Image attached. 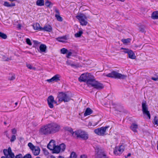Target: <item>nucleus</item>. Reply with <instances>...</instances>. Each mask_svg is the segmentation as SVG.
<instances>
[{"instance_id": "61", "label": "nucleus", "mask_w": 158, "mask_h": 158, "mask_svg": "<svg viewBox=\"0 0 158 158\" xmlns=\"http://www.w3.org/2000/svg\"><path fill=\"white\" fill-rule=\"evenodd\" d=\"M18 26H19V27L20 28L21 26V25L20 24H19Z\"/></svg>"}, {"instance_id": "12", "label": "nucleus", "mask_w": 158, "mask_h": 158, "mask_svg": "<svg viewBox=\"0 0 158 158\" xmlns=\"http://www.w3.org/2000/svg\"><path fill=\"white\" fill-rule=\"evenodd\" d=\"M49 107L51 108H52L54 107L53 104H56L57 105V102L55 101L54 98L52 96H49L47 99Z\"/></svg>"}, {"instance_id": "59", "label": "nucleus", "mask_w": 158, "mask_h": 158, "mask_svg": "<svg viewBox=\"0 0 158 158\" xmlns=\"http://www.w3.org/2000/svg\"><path fill=\"white\" fill-rule=\"evenodd\" d=\"M45 152V154H46V155H47L48 154V152Z\"/></svg>"}, {"instance_id": "35", "label": "nucleus", "mask_w": 158, "mask_h": 158, "mask_svg": "<svg viewBox=\"0 0 158 158\" xmlns=\"http://www.w3.org/2000/svg\"><path fill=\"white\" fill-rule=\"evenodd\" d=\"M59 146L60 151H64L65 149V145L64 143H62Z\"/></svg>"}, {"instance_id": "52", "label": "nucleus", "mask_w": 158, "mask_h": 158, "mask_svg": "<svg viewBox=\"0 0 158 158\" xmlns=\"http://www.w3.org/2000/svg\"><path fill=\"white\" fill-rule=\"evenodd\" d=\"M139 30L140 31H141L142 32H144L145 31L144 29L143 28L140 27L139 28Z\"/></svg>"}, {"instance_id": "33", "label": "nucleus", "mask_w": 158, "mask_h": 158, "mask_svg": "<svg viewBox=\"0 0 158 158\" xmlns=\"http://www.w3.org/2000/svg\"><path fill=\"white\" fill-rule=\"evenodd\" d=\"M45 5L47 7H50L52 6L53 4L48 0H46L45 2Z\"/></svg>"}, {"instance_id": "43", "label": "nucleus", "mask_w": 158, "mask_h": 158, "mask_svg": "<svg viewBox=\"0 0 158 158\" xmlns=\"http://www.w3.org/2000/svg\"><path fill=\"white\" fill-rule=\"evenodd\" d=\"M26 42L29 45H32V43L30 41V40L29 38H27L26 40Z\"/></svg>"}, {"instance_id": "17", "label": "nucleus", "mask_w": 158, "mask_h": 158, "mask_svg": "<svg viewBox=\"0 0 158 158\" xmlns=\"http://www.w3.org/2000/svg\"><path fill=\"white\" fill-rule=\"evenodd\" d=\"M56 40L60 42H65L67 39L66 36H63L59 37L56 38Z\"/></svg>"}, {"instance_id": "41", "label": "nucleus", "mask_w": 158, "mask_h": 158, "mask_svg": "<svg viewBox=\"0 0 158 158\" xmlns=\"http://www.w3.org/2000/svg\"><path fill=\"white\" fill-rule=\"evenodd\" d=\"M27 67L29 69L35 70L36 68L34 67H33L31 65L29 64H27Z\"/></svg>"}, {"instance_id": "53", "label": "nucleus", "mask_w": 158, "mask_h": 158, "mask_svg": "<svg viewBox=\"0 0 158 158\" xmlns=\"http://www.w3.org/2000/svg\"><path fill=\"white\" fill-rule=\"evenodd\" d=\"M12 132L13 134H15L16 132V130L14 128L12 130Z\"/></svg>"}, {"instance_id": "27", "label": "nucleus", "mask_w": 158, "mask_h": 158, "mask_svg": "<svg viewBox=\"0 0 158 158\" xmlns=\"http://www.w3.org/2000/svg\"><path fill=\"white\" fill-rule=\"evenodd\" d=\"M152 18L153 19H158V12H153L152 15Z\"/></svg>"}, {"instance_id": "48", "label": "nucleus", "mask_w": 158, "mask_h": 158, "mask_svg": "<svg viewBox=\"0 0 158 158\" xmlns=\"http://www.w3.org/2000/svg\"><path fill=\"white\" fill-rule=\"evenodd\" d=\"M69 131L73 135L75 136V134H74V132H73V130L71 128H69Z\"/></svg>"}, {"instance_id": "50", "label": "nucleus", "mask_w": 158, "mask_h": 158, "mask_svg": "<svg viewBox=\"0 0 158 158\" xmlns=\"http://www.w3.org/2000/svg\"><path fill=\"white\" fill-rule=\"evenodd\" d=\"M151 79L154 81H158V76H157L156 77H152Z\"/></svg>"}, {"instance_id": "32", "label": "nucleus", "mask_w": 158, "mask_h": 158, "mask_svg": "<svg viewBox=\"0 0 158 158\" xmlns=\"http://www.w3.org/2000/svg\"><path fill=\"white\" fill-rule=\"evenodd\" d=\"M153 123L155 125L158 126V118L156 116H155L152 121Z\"/></svg>"}, {"instance_id": "56", "label": "nucleus", "mask_w": 158, "mask_h": 158, "mask_svg": "<svg viewBox=\"0 0 158 158\" xmlns=\"http://www.w3.org/2000/svg\"><path fill=\"white\" fill-rule=\"evenodd\" d=\"M81 158H87V157L86 156L84 155L81 156Z\"/></svg>"}, {"instance_id": "63", "label": "nucleus", "mask_w": 158, "mask_h": 158, "mask_svg": "<svg viewBox=\"0 0 158 158\" xmlns=\"http://www.w3.org/2000/svg\"><path fill=\"white\" fill-rule=\"evenodd\" d=\"M38 42L37 41H35V43H38Z\"/></svg>"}, {"instance_id": "57", "label": "nucleus", "mask_w": 158, "mask_h": 158, "mask_svg": "<svg viewBox=\"0 0 158 158\" xmlns=\"http://www.w3.org/2000/svg\"><path fill=\"white\" fill-rule=\"evenodd\" d=\"M66 63L68 65H70V64H71V63H70V62L68 60L66 61Z\"/></svg>"}, {"instance_id": "5", "label": "nucleus", "mask_w": 158, "mask_h": 158, "mask_svg": "<svg viewBox=\"0 0 158 158\" xmlns=\"http://www.w3.org/2000/svg\"><path fill=\"white\" fill-rule=\"evenodd\" d=\"M76 17L78 20L81 25L82 26H86L87 24V17L84 14H79L76 16Z\"/></svg>"}, {"instance_id": "47", "label": "nucleus", "mask_w": 158, "mask_h": 158, "mask_svg": "<svg viewBox=\"0 0 158 158\" xmlns=\"http://www.w3.org/2000/svg\"><path fill=\"white\" fill-rule=\"evenodd\" d=\"M23 158H31V156L30 154H27L25 155Z\"/></svg>"}, {"instance_id": "7", "label": "nucleus", "mask_w": 158, "mask_h": 158, "mask_svg": "<svg viewBox=\"0 0 158 158\" xmlns=\"http://www.w3.org/2000/svg\"><path fill=\"white\" fill-rule=\"evenodd\" d=\"M50 134L55 133L58 131L60 129V126L55 123L48 124Z\"/></svg>"}, {"instance_id": "46", "label": "nucleus", "mask_w": 158, "mask_h": 158, "mask_svg": "<svg viewBox=\"0 0 158 158\" xmlns=\"http://www.w3.org/2000/svg\"><path fill=\"white\" fill-rule=\"evenodd\" d=\"M16 139V137L15 135H13L10 139V141L11 142L14 141Z\"/></svg>"}, {"instance_id": "60", "label": "nucleus", "mask_w": 158, "mask_h": 158, "mask_svg": "<svg viewBox=\"0 0 158 158\" xmlns=\"http://www.w3.org/2000/svg\"><path fill=\"white\" fill-rule=\"evenodd\" d=\"M18 104V103L17 102H16L15 103V105L16 106Z\"/></svg>"}, {"instance_id": "11", "label": "nucleus", "mask_w": 158, "mask_h": 158, "mask_svg": "<svg viewBox=\"0 0 158 158\" xmlns=\"http://www.w3.org/2000/svg\"><path fill=\"white\" fill-rule=\"evenodd\" d=\"M142 110L143 113L146 115L149 119H150L151 116L148 110V108L146 105V102H143L142 104Z\"/></svg>"}, {"instance_id": "25", "label": "nucleus", "mask_w": 158, "mask_h": 158, "mask_svg": "<svg viewBox=\"0 0 158 158\" xmlns=\"http://www.w3.org/2000/svg\"><path fill=\"white\" fill-rule=\"evenodd\" d=\"M36 4L39 6H43L44 5V0H37Z\"/></svg>"}, {"instance_id": "16", "label": "nucleus", "mask_w": 158, "mask_h": 158, "mask_svg": "<svg viewBox=\"0 0 158 158\" xmlns=\"http://www.w3.org/2000/svg\"><path fill=\"white\" fill-rule=\"evenodd\" d=\"M52 30V27L49 25H46L44 27H42V31H44L51 32Z\"/></svg>"}, {"instance_id": "64", "label": "nucleus", "mask_w": 158, "mask_h": 158, "mask_svg": "<svg viewBox=\"0 0 158 158\" xmlns=\"http://www.w3.org/2000/svg\"><path fill=\"white\" fill-rule=\"evenodd\" d=\"M59 158H64L62 157H61V156H60Z\"/></svg>"}, {"instance_id": "9", "label": "nucleus", "mask_w": 158, "mask_h": 158, "mask_svg": "<svg viewBox=\"0 0 158 158\" xmlns=\"http://www.w3.org/2000/svg\"><path fill=\"white\" fill-rule=\"evenodd\" d=\"M90 85H91L94 88L99 90L102 89L104 87V85L102 84L95 80L94 78L90 83Z\"/></svg>"}, {"instance_id": "44", "label": "nucleus", "mask_w": 158, "mask_h": 158, "mask_svg": "<svg viewBox=\"0 0 158 158\" xmlns=\"http://www.w3.org/2000/svg\"><path fill=\"white\" fill-rule=\"evenodd\" d=\"M67 53V55L66 56V57L68 58H69V56H71L73 53L71 51H68V52Z\"/></svg>"}, {"instance_id": "58", "label": "nucleus", "mask_w": 158, "mask_h": 158, "mask_svg": "<svg viewBox=\"0 0 158 158\" xmlns=\"http://www.w3.org/2000/svg\"><path fill=\"white\" fill-rule=\"evenodd\" d=\"M131 155V154L130 153H128L127 156V157H126V158H127V157L130 156Z\"/></svg>"}, {"instance_id": "10", "label": "nucleus", "mask_w": 158, "mask_h": 158, "mask_svg": "<svg viewBox=\"0 0 158 158\" xmlns=\"http://www.w3.org/2000/svg\"><path fill=\"white\" fill-rule=\"evenodd\" d=\"M109 127V126L103 127L95 129L94 131L98 135L103 136L106 134V130Z\"/></svg>"}, {"instance_id": "1", "label": "nucleus", "mask_w": 158, "mask_h": 158, "mask_svg": "<svg viewBox=\"0 0 158 158\" xmlns=\"http://www.w3.org/2000/svg\"><path fill=\"white\" fill-rule=\"evenodd\" d=\"M94 78V76L90 73H83L82 74L79 78V81L80 82L86 81L87 84L89 85Z\"/></svg>"}, {"instance_id": "49", "label": "nucleus", "mask_w": 158, "mask_h": 158, "mask_svg": "<svg viewBox=\"0 0 158 158\" xmlns=\"http://www.w3.org/2000/svg\"><path fill=\"white\" fill-rule=\"evenodd\" d=\"M23 156L22 154H20L15 156V158H22Z\"/></svg>"}, {"instance_id": "31", "label": "nucleus", "mask_w": 158, "mask_h": 158, "mask_svg": "<svg viewBox=\"0 0 158 158\" xmlns=\"http://www.w3.org/2000/svg\"><path fill=\"white\" fill-rule=\"evenodd\" d=\"M3 5L5 6L8 7H12L15 6V3H11V4H10L9 2H5L3 4Z\"/></svg>"}, {"instance_id": "45", "label": "nucleus", "mask_w": 158, "mask_h": 158, "mask_svg": "<svg viewBox=\"0 0 158 158\" xmlns=\"http://www.w3.org/2000/svg\"><path fill=\"white\" fill-rule=\"evenodd\" d=\"M121 49H124V50L123 51V52L124 53H127V54H128V53H129V51H130V50H129L128 49H124L123 48H121Z\"/></svg>"}, {"instance_id": "38", "label": "nucleus", "mask_w": 158, "mask_h": 158, "mask_svg": "<svg viewBox=\"0 0 158 158\" xmlns=\"http://www.w3.org/2000/svg\"><path fill=\"white\" fill-rule=\"evenodd\" d=\"M83 32L81 31H80L78 32L77 33L75 34V36L76 37H79L81 36Z\"/></svg>"}, {"instance_id": "37", "label": "nucleus", "mask_w": 158, "mask_h": 158, "mask_svg": "<svg viewBox=\"0 0 158 158\" xmlns=\"http://www.w3.org/2000/svg\"><path fill=\"white\" fill-rule=\"evenodd\" d=\"M28 146L30 148L31 151L35 148L36 146H34L31 143H29L28 144Z\"/></svg>"}, {"instance_id": "40", "label": "nucleus", "mask_w": 158, "mask_h": 158, "mask_svg": "<svg viewBox=\"0 0 158 158\" xmlns=\"http://www.w3.org/2000/svg\"><path fill=\"white\" fill-rule=\"evenodd\" d=\"M70 158H77V156L75 153L74 152H72L70 156Z\"/></svg>"}, {"instance_id": "54", "label": "nucleus", "mask_w": 158, "mask_h": 158, "mask_svg": "<svg viewBox=\"0 0 158 158\" xmlns=\"http://www.w3.org/2000/svg\"><path fill=\"white\" fill-rule=\"evenodd\" d=\"M7 57L5 56H2V60L5 61H6Z\"/></svg>"}, {"instance_id": "20", "label": "nucleus", "mask_w": 158, "mask_h": 158, "mask_svg": "<svg viewBox=\"0 0 158 158\" xmlns=\"http://www.w3.org/2000/svg\"><path fill=\"white\" fill-rule=\"evenodd\" d=\"M33 27L34 30L38 31H42V27H41L40 24L38 23H36L34 24L33 25Z\"/></svg>"}, {"instance_id": "3", "label": "nucleus", "mask_w": 158, "mask_h": 158, "mask_svg": "<svg viewBox=\"0 0 158 158\" xmlns=\"http://www.w3.org/2000/svg\"><path fill=\"white\" fill-rule=\"evenodd\" d=\"M95 157L96 158H108L104 150L101 148L98 147L96 148Z\"/></svg>"}, {"instance_id": "4", "label": "nucleus", "mask_w": 158, "mask_h": 158, "mask_svg": "<svg viewBox=\"0 0 158 158\" xmlns=\"http://www.w3.org/2000/svg\"><path fill=\"white\" fill-rule=\"evenodd\" d=\"M57 98L58 99V102H60L63 101L64 102H68L71 99L70 97L68 95L62 92L59 93Z\"/></svg>"}, {"instance_id": "18", "label": "nucleus", "mask_w": 158, "mask_h": 158, "mask_svg": "<svg viewBox=\"0 0 158 158\" xmlns=\"http://www.w3.org/2000/svg\"><path fill=\"white\" fill-rule=\"evenodd\" d=\"M55 146L54 141L53 140H52L48 144L47 148L50 150H52Z\"/></svg>"}, {"instance_id": "42", "label": "nucleus", "mask_w": 158, "mask_h": 158, "mask_svg": "<svg viewBox=\"0 0 158 158\" xmlns=\"http://www.w3.org/2000/svg\"><path fill=\"white\" fill-rule=\"evenodd\" d=\"M122 41L124 44H127L130 42V39H122Z\"/></svg>"}, {"instance_id": "21", "label": "nucleus", "mask_w": 158, "mask_h": 158, "mask_svg": "<svg viewBox=\"0 0 158 158\" xmlns=\"http://www.w3.org/2000/svg\"><path fill=\"white\" fill-rule=\"evenodd\" d=\"M39 48L41 52H45L47 49V46L45 44H41Z\"/></svg>"}, {"instance_id": "22", "label": "nucleus", "mask_w": 158, "mask_h": 158, "mask_svg": "<svg viewBox=\"0 0 158 158\" xmlns=\"http://www.w3.org/2000/svg\"><path fill=\"white\" fill-rule=\"evenodd\" d=\"M92 112L93 111L91 109L89 108H87L85 111L84 115L86 116L91 114Z\"/></svg>"}, {"instance_id": "29", "label": "nucleus", "mask_w": 158, "mask_h": 158, "mask_svg": "<svg viewBox=\"0 0 158 158\" xmlns=\"http://www.w3.org/2000/svg\"><path fill=\"white\" fill-rule=\"evenodd\" d=\"M7 150L10 153L9 157H10V158H14L15 157V155L12 152V151L10 148H9Z\"/></svg>"}, {"instance_id": "14", "label": "nucleus", "mask_w": 158, "mask_h": 158, "mask_svg": "<svg viewBox=\"0 0 158 158\" xmlns=\"http://www.w3.org/2000/svg\"><path fill=\"white\" fill-rule=\"evenodd\" d=\"M60 77L61 76L60 74H57L54 75L51 78L47 80L46 81L49 83L57 82L60 80Z\"/></svg>"}, {"instance_id": "23", "label": "nucleus", "mask_w": 158, "mask_h": 158, "mask_svg": "<svg viewBox=\"0 0 158 158\" xmlns=\"http://www.w3.org/2000/svg\"><path fill=\"white\" fill-rule=\"evenodd\" d=\"M128 56L129 58L134 59L136 58V56L134 52L131 50H130L128 54Z\"/></svg>"}, {"instance_id": "24", "label": "nucleus", "mask_w": 158, "mask_h": 158, "mask_svg": "<svg viewBox=\"0 0 158 158\" xmlns=\"http://www.w3.org/2000/svg\"><path fill=\"white\" fill-rule=\"evenodd\" d=\"M53 152L54 153H58L60 152V150L59 146H55L53 149Z\"/></svg>"}, {"instance_id": "62", "label": "nucleus", "mask_w": 158, "mask_h": 158, "mask_svg": "<svg viewBox=\"0 0 158 158\" xmlns=\"http://www.w3.org/2000/svg\"><path fill=\"white\" fill-rule=\"evenodd\" d=\"M4 124L5 125H6L7 124L6 123V122H4Z\"/></svg>"}, {"instance_id": "19", "label": "nucleus", "mask_w": 158, "mask_h": 158, "mask_svg": "<svg viewBox=\"0 0 158 158\" xmlns=\"http://www.w3.org/2000/svg\"><path fill=\"white\" fill-rule=\"evenodd\" d=\"M32 151L34 155L37 156L40 153V149L39 147L36 146Z\"/></svg>"}, {"instance_id": "28", "label": "nucleus", "mask_w": 158, "mask_h": 158, "mask_svg": "<svg viewBox=\"0 0 158 158\" xmlns=\"http://www.w3.org/2000/svg\"><path fill=\"white\" fill-rule=\"evenodd\" d=\"M98 123V122L93 124L91 122H89L87 125V126L89 128H92L93 127L97 125Z\"/></svg>"}, {"instance_id": "36", "label": "nucleus", "mask_w": 158, "mask_h": 158, "mask_svg": "<svg viewBox=\"0 0 158 158\" xmlns=\"http://www.w3.org/2000/svg\"><path fill=\"white\" fill-rule=\"evenodd\" d=\"M0 37L2 39H5L7 38V36L6 34L0 32Z\"/></svg>"}, {"instance_id": "8", "label": "nucleus", "mask_w": 158, "mask_h": 158, "mask_svg": "<svg viewBox=\"0 0 158 158\" xmlns=\"http://www.w3.org/2000/svg\"><path fill=\"white\" fill-rule=\"evenodd\" d=\"M39 132L41 135H46L50 134L48 124L42 126L40 128Z\"/></svg>"}, {"instance_id": "15", "label": "nucleus", "mask_w": 158, "mask_h": 158, "mask_svg": "<svg viewBox=\"0 0 158 158\" xmlns=\"http://www.w3.org/2000/svg\"><path fill=\"white\" fill-rule=\"evenodd\" d=\"M56 14L55 16L57 20L60 22H62L63 21V19L60 15V13L58 10L57 9H55Z\"/></svg>"}, {"instance_id": "51", "label": "nucleus", "mask_w": 158, "mask_h": 158, "mask_svg": "<svg viewBox=\"0 0 158 158\" xmlns=\"http://www.w3.org/2000/svg\"><path fill=\"white\" fill-rule=\"evenodd\" d=\"M13 59V57L12 56H10L9 57H7L6 61H9L10 60H12Z\"/></svg>"}, {"instance_id": "39", "label": "nucleus", "mask_w": 158, "mask_h": 158, "mask_svg": "<svg viewBox=\"0 0 158 158\" xmlns=\"http://www.w3.org/2000/svg\"><path fill=\"white\" fill-rule=\"evenodd\" d=\"M68 50L65 48H62L60 50L61 53L63 54H65L68 52Z\"/></svg>"}, {"instance_id": "2", "label": "nucleus", "mask_w": 158, "mask_h": 158, "mask_svg": "<svg viewBox=\"0 0 158 158\" xmlns=\"http://www.w3.org/2000/svg\"><path fill=\"white\" fill-rule=\"evenodd\" d=\"M103 75L107 77L120 79H125L127 77V75L122 74L115 71H113L108 74L105 75L104 74Z\"/></svg>"}, {"instance_id": "26", "label": "nucleus", "mask_w": 158, "mask_h": 158, "mask_svg": "<svg viewBox=\"0 0 158 158\" xmlns=\"http://www.w3.org/2000/svg\"><path fill=\"white\" fill-rule=\"evenodd\" d=\"M131 130L134 132L137 131V129L138 128V125L135 124L133 123L131 126Z\"/></svg>"}, {"instance_id": "55", "label": "nucleus", "mask_w": 158, "mask_h": 158, "mask_svg": "<svg viewBox=\"0 0 158 158\" xmlns=\"http://www.w3.org/2000/svg\"><path fill=\"white\" fill-rule=\"evenodd\" d=\"M70 65L73 67H77V65L73 64H70Z\"/></svg>"}, {"instance_id": "34", "label": "nucleus", "mask_w": 158, "mask_h": 158, "mask_svg": "<svg viewBox=\"0 0 158 158\" xmlns=\"http://www.w3.org/2000/svg\"><path fill=\"white\" fill-rule=\"evenodd\" d=\"M15 75L14 74H10L8 77V79L10 81H12L15 79Z\"/></svg>"}, {"instance_id": "6", "label": "nucleus", "mask_w": 158, "mask_h": 158, "mask_svg": "<svg viewBox=\"0 0 158 158\" xmlns=\"http://www.w3.org/2000/svg\"><path fill=\"white\" fill-rule=\"evenodd\" d=\"M75 136L80 138L86 140L88 139V135L87 133L83 131L78 130L74 132Z\"/></svg>"}, {"instance_id": "13", "label": "nucleus", "mask_w": 158, "mask_h": 158, "mask_svg": "<svg viewBox=\"0 0 158 158\" xmlns=\"http://www.w3.org/2000/svg\"><path fill=\"white\" fill-rule=\"evenodd\" d=\"M124 148L123 146L116 147L114 150V153L116 155L121 154L124 151Z\"/></svg>"}, {"instance_id": "30", "label": "nucleus", "mask_w": 158, "mask_h": 158, "mask_svg": "<svg viewBox=\"0 0 158 158\" xmlns=\"http://www.w3.org/2000/svg\"><path fill=\"white\" fill-rule=\"evenodd\" d=\"M3 152L5 156H2V157H4L5 158H10V157H9L10 153L7 151V149H4L3 150Z\"/></svg>"}]
</instances>
